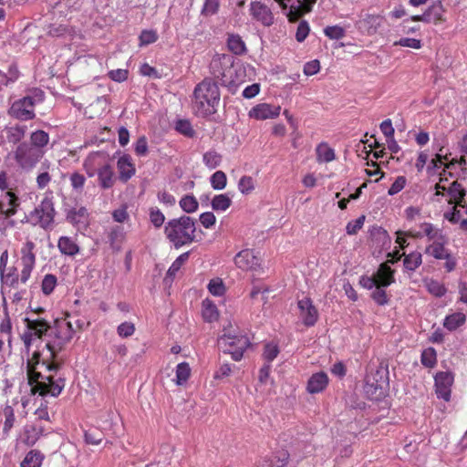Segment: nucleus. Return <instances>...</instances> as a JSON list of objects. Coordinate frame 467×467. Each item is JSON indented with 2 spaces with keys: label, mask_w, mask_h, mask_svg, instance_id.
<instances>
[{
  "label": "nucleus",
  "mask_w": 467,
  "mask_h": 467,
  "mask_svg": "<svg viewBox=\"0 0 467 467\" xmlns=\"http://www.w3.org/2000/svg\"><path fill=\"white\" fill-rule=\"evenodd\" d=\"M56 370L55 364L40 362L39 354L35 352L26 365L27 387L30 388L31 394L38 393L40 396L49 394L57 397L64 388V381L60 378L55 379L53 372Z\"/></svg>",
  "instance_id": "nucleus-1"
},
{
  "label": "nucleus",
  "mask_w": 467,
  "mask_h": 467,
  "mask_svg": "<svg viewBox=\"0 0 467 467\" xmlns=\"http://www.w3.org/2000/svg\"><path fill=\"white\" fill-rule=\"evenodd\" d=\"M219 101V88L213 80L205 78L195 87L192 109L197 116L206 117L213 114Z\"/></svg>",
  "instance_id": "nucleus-2"
},
{
  "label": "nucleus",
  "mask_w": 467,
  "mask_h": 467,
  "mask_svg": "<svg viewBox=\"0 0 467 467\" xmlns=\"http://www.w3.org/2000/svg\"><path fill=\"white\" fill-rule=\"evenodd\" d=\"M394 271L388 263L381 264L371 276H361L359 284L362 287L371 290L372 299L379 306H384L389 302V296L385 288L394 283Z\"/></svg>",
  "instance_id": "nucleus-3"
},
{
  "label": "nucleus",
  "mask_w": 467,
  "mask_h": 467,
  "mask_svg": "<svg viewBox=\"0 0 467 467\" xmlns=\"http://www.w3.org/2000/svg\"><path fill=\"white\" fill-rule=\"evenodd\" d=\"M195 221L189 216L170 220L165 225V234L175 248L190 244L195 238Z\"/></svg>",
  "instance_id": "nucleus-4"
},
{
  "label": "nucleus",
  "mask_w": 467,
  "mask_h": 467,
  "mask_svg": "<svg viewBox=\"0 0 467 467\" xmlns=\"http://www.w3.org/2000/svg\"><path fill=\"white\" fill-rule=\"evenodd\" d=\"M74 335V329L70 321L66 318L56 320L54 327H50L49 339L46 343V348L49 352L47 358L55 357L67 343H68Z\"/></svg>",
  "instance_id": "nucleus-5"
},
{
  "label": "nucleus",
  "mask_w": 467,
  "mask_h": 467,
  "mask_svg": "<svg viewBox=\"0 0 467 467\" xmlns=\"http://www.w3.org/2000/svg\"><path fill=\"white\" fill-rule=\"evenodd\" d=\"M44 99L45 94L41 89H34L29 95L16 100L8 113L20 120L33 119L36 116L35 105L43 102Z\"/></svg>",
  "instance_id": "nucleus-6"
},
{
  "label": "nucleus",
  "mask_w": 467,
  "mask_h": 467,
  "mask_svg": "<svg viewBox=\"0 0 467 467\" xmlns=\"http://www.w3.org/2000/svg\"><path fill=\"white\" fill-rule=\"evenodd\" d=\"M56 211L54 208L53 194L46 192L40 203L28 215V220L34 225L43 229L51 228L54 223Z\"/></svg>",
  "instance_id": "nucleus-7"
},
{
  "label": "nucleus",
  "mask_w": 467,
  "mask_h": 467,
  "mask_svg": "<svg viewBox=\"0 0 467 467\" xmlns=\"http://www.w3.org/2000/svg\"><path fill=\"white\" fill-rule=\"evenodd\" d=\"M18 266L21 271L20 283L25 285L31 277L36 264V244L26 240L20 248Z\"/></svg>",
  "instance_id": "nucleus-8"
},
{
  "label": "nucleus",
  "mask_w": 467,
  "mask_h": 467,
  "mask_svg": "<svg viewBox=\"0 0 467 467\" xmlns=\"http://www.w3.org/2000/svg\"><path fill=\"white\" fill-rule=\"evenodd\" d=\"M219 347L231 355L235 361H240L244 351L250 347V340L246 336L223 335L218 339Z\"/></svg>",
  "instance_id": "nucleus-9"
},
{
  "label": "nucleus",
  "mask_w": 467,
  "mask_h": 467,
  "mask_svg": "<svg viewBox=\"0 0 467 467\" xmlns=\"http://www.w3.org/2000/svg\"><path fill=\"white\" fill-rule=\"evenodd\" d=\"M387 381L380 370L369 372L365 379L364 392L368 399L379 400L386 394Z\"/></svg>",
  "instance_id": "nucleus-10"
},
{
  "label": "nucleus",
  "mask_w": 467,
  "mask_h": 467,
  "mask_svg": "<svg viewBox=\"0 0 467 467\" xmlns=\"http://www.w3.org/2000/svg\"><path fill=\"white\" fill-rule=\"evenodd\" d=\"M43 158L28 143H20L14 151V159L16 164L24 171H31Z\"/></svg>",
  "instance_id": "nucleus-11"
},
{
  "label": "nucleus",
  "mask_w": 467,
  "mask_h": 467,
  "mask_svg": "<svg viewBox=\"0 0 467 467\" xmlns=\"http://www.w3.org/2000/svg\"><path fill=\"white\" fill-rule=\"evenodd\" d=\"M26 322L27 330L23 334L22 338L26 348H29L36 339H39L43 336L48 337L50 326L45 319L26 318Z\"/></svg>",
  "instance_id": "nucleus-12"
},
{
  "label": "nucleus",
  "mask_w": 467,
  "mask_h": 467,
  "mask_svg": "<svg viewBox=\"0 0 467 467\" xmlns=\"http://www.w3.org/2000/svg\"><path fill=\"white\" fill-rule=\"evenodd\" d=\"M385 17L379 14H362L356 23L357 28L368 36L376 35L381 28Z\"/></svg>",
  "instance_id": "nucleus-13"
},
{
  "label": "nucleus",
  "mask_w": 467,
  "mask_h": 467,
  "mask_svg": "<svg viewBox=\"0 0 467 467\" xmlns=\"http://www.w3.org/2000/svg\"><path fill=\"white\" fill-rule=\"evenodd\" d=\"M109 163V155L106 152L93 151L84 160L83 167L87 175L91 178Z\"/></svg>",
  "instance_id": "nucleus-14"
},
{
  "label": "nucleus",
  "mask_w": 467,
  "mask_h": 467,
  "mask_svg": "<svg viewBox=\"0 0 467 467\" xmlns=\"http://www.w3.org/2000/svg\"><path fill=\"white\" fill-rule=\"evenodd\" d=\"M442 178L440 179V182L435 185V196H443L444 192H447L450 196V203H455L457 205H462V202L463 201L465 195V190L462 186L461 183L457 182H453L449 188H447L444 184Z\"/></svg>",
  "instance_id": "nucleus-15"
},
{
  "label": "nucleus",
  "mask_w": 467,
  "mask_h": 467,
  "mask_svg": "<svg viewBox=\"0 0 467 467\" xmlns=\"http://www.w3.org/2000/svg\"><path fill=\"white\" fill-rule=\"evenodd\" d=\"M235 265L244 271H255L261 265V258L251 249L240 251L234 257Z\"/></svg>",
  "instance_id": "nucleus-16"
},
{
  "label": "nucleus",
  "mask_w": 467,
  "mask_h": 467,
  "mask_svg": "<svg viewBox=\"0 0 467 467\" xmlns=\"http://www.w3.org/2000/svg\"><path fill=\"white\" fill-rule=\"evenodd\" d=\"M19 205V198L14 192H4L0 195V217L4 219L13 217L16 213Z\"/></svg>",
  "instance_id": "nucleus-17"
},
{
  "label": "nucleus",
  "mask_w": 467,
  "mask_h": 467,
  "mask_svg": "<svg viewBox=\"0 0 467 467\" xmlns=\"http://www.w3.org/2000/svg\"><path fill=\"white\" fill-rule=\"evenodd\" d=\"M299 318L306 327L314 326L318 318V311L308 297H304L297 302Z\"/></svg>",
  "instance_id": "nucleus-18"
},
{
  "label": "nucleus",
  "mask_w": 467,
  "mask_h": 467,
  "mask_svg": "<svg viewBox=\"0 0 467 467\" xmlns=\"http://www.w3.org/2000/svg\"><path fill=\"white\" fill-rule=\"evenodd\" d=\"M249 12L254 20L265 26H270L274 24V15L271 9L260 1L252 2Z\"/></svg>",
  "instance_id": "nucleus-19"
},
{
  "label": "nucleus",
  "mask_w": 467,
  "mask_h": 467,
  "mask_svg": "<svg viewBox=\"0 0 467 467\" xmlns=\"http://www.w3.org/2000/svg\"><path fill=\"white\" fill-rule=\"evenodd\" d=\"M281 113V107L268 103H260L251 109L249 117L257 120L275 119Z\"/></svg>",
  "instance_id": "nucleus-20"
},
{
  "label": "nucleus",
  "mask_w": 467,
  "mask_h": 467,
  "mask_svg": "<svg viewBox=\"0 0 467 467\" xmlns=\"http://www.w3.org/2000/svg\"><path fill=\"white\" fill-rule=\"evenodd\" d=\"M453 377L449 372H439L435 376L436 394L438 398L449 400L451 397V387Z\"/></svg>",
  "instance_id": "nucleus-21"
},
{
  "label": "nucleus",
  "mask_w": 467,
  "mask_h": 467,
  "mask_svg": "<svg viewBox=\"0 0 467 467\" xmlns=\"http://www.w3.org/2000/svg\"><path fill=\"white\" fill-rule=\"evenodd\" d=\"M412 238L428 237L429 240L442 239L441 232L430 223H423L419 226V230L411 228L407 234Z\"/></svg>",
  "instance_id": "nucleus-22"
},
{
  "label": "nucleus",
  "mask_w": 467,
  "mask_h": 467,
  "mask_svg": "<svg viewBox=\"0 0 467 467\" xmlns=\"http://www.w3.org/2000/svg\"><path fill=\"white\" fill-rule=\"evenodd\" d=\"M232 64L231 57L224 54H215L210 62V71L216 78L225 77V68Z\"/></svg>",
  "instance_id": "nucleus-23"
},
{
  "label": "nucleus",
  "mask_w": 467,
  "mask_h": 467,
  "mask_svg": "<svg viewBox=\"0 0 467 467\" xmlns=\"http://www.w3.org/2000/svg\"><path fill=\"white\" fill-rule=\"evenodd\" d=\"M117 169L119 171V179L123 182H127L136 172L132 159L127 154L119 158Z\"/></svg>",
  "instance_id": "nucleus-24"
},
{
  "label": "nucleus",
  "mask_w": 467,
  "mask_h": 467,
  "mask_svg": "<svg viewBox=\"0 0 467 467\" xmlns=\"http://www.w3.org/2000/svg\"><path fill=\"white\" fill-rule=\"evenodd\" d=\"M49 143V135L47 132L38 130L31 133L30 143L28 144L32 149L36 150L42 156L46 153V148Z\"/></svg>",
  "instance_id": "nucleus-25"
},
{
  "label": "nucleus",
  "mask_w": 467,
  "mask_h": 467,
  "mask_svg": "<svg viewBox=\"0 0 467 467\" xmlns=\"http://www.w3.org/2000/svg\"><path fill=\"white\" fill-rule=\"evenodd\" d=\"M317 0H297L296 5H291L287 13L289 21L297 20L302 15L312 10Z\"/></svg>",
  "instance_id": "nucleus-26"
},
{
  "label": "nucleus",
  "mask_w": 467,
  "mask_h": 467,
  "mask_svg": "<svg viewBox=\"0 0 467 467\" xmlns=\"http://www.w3.org/2000/svg\"><path fill=\"white\" fill-rule=\"evenodd\" d=\"M328 384V377L325 372H317L313 374L308 381L306 389L311 394L323 391Z\"/></svg>",
  "instance_id": "nucleus-27"
},
{
  "label": "nucleus",
  "mask_w": 467,
  "mask_h": 467,
  "mask_svg": "<svg viewBox=\"0 0 467 467\" xmlns=\"http://www.w3.org/2000/svg\"><path fill=\"white\" fill-rule=\"evenodd\" d=\"M59 252L67 256H75L79 253V246L76 240L69 236H61L57 241Z\"/></svg>",
  "instance_id": "nucleus-28"
},
{
  "label": "nucleus",
  "mask_w": 467,
  "mask_h": 467,
  "mask_svg": "<svg viewBox=\"0 0 467 467\" xmlns=\"http://www.w3.org/2000/svg\"><path fill=\"white\" fill-rule=\"evenodd\" d=\"M110 246L115 251H120L123 243L126 240V232L122 226H112L108 234Z\"/></svg>",
  "instance_id": "nucleus-29"
},
{
  "label": "nucleus",
  "mask_w": 467,
  "mask_h": 467,
  "mask_svg": "<svg viewBox=\"0 0 467 467\" xmlns=\"http://www.w3.org/2000/svg\"><path fill=\"white\" fill-rule=\"evenodd\" d=\"M96 175L98 176L99 185L105 190L113 187L116 182V177L110 162L102 170L98 171Z\"/></svg>",
  "instance_id": "nucleus-30"
},
{
  "label": "nucleus",
  "mask_w": 467,
  "mask_h": 467,
  "mask_svg": "<svg viewBox=\"0 0 467 467\" xmlns=\"http://www.w3.org/2000/svg\"><path fill=\"white\" fill-rule=\"evenodd\" d=\"M317 161L318 163H327L336 159V153L327 142L319 143L316 148Z\"/></svg>",
  "instance_id": "nucleus-31"
},
{
  "label": "nucleus",
  "mask_w": 467,
  "mask_h": 467,
  "mask_svg": "<svg viewBox=\"0 0 467 467\" xmlns=\"http://www.w3.org/2000/svg\"><path fill=\"white\" fill-rule=\"evenodd\" d=\"M202 316L206 322L212 323L219 318V311L213 302L208 298L202 303Z\"/></svg>",
  "instance_id": "nucleus-32"
},
{
  "label": "nucleus",
  "mask_w": 467,
  "mask_h": 467,
  "mask_svg": "<svg viewBox=\"0 0 467 467\" xmlns=\"http://www.w3.org/2000/svg\"><path fill=\"white\" fill-rule=\"evenodd\" d=\"M21 271L18 272L15 266H6L4 273H0V279L2 284L8 286H16L20 282Z\"/></svg>",
  "instance_id": "nucleus-33"
},
{
  "label": "nucleus",
  "mask_w": 467,
  "mask_h": 467,
  "mask_svg": "<svg viewBox=\"0 0 467 467\" xmlns=\"http://www.w3.org/2000/svg\"><path fill=\"white\" fill-rule=\"evenodd\" d=\"M432 244L426 247L425 253L436 259H443L447 256L448 251L444 247V240L434 239Z\"/></svg>",
  "instance_id": "nucleus-34"
},
{
  "label": "nucleus",
  "mask_w": 467,
  "mask_h": 467,
  "mask_svg": "<svg viewBox=\"0 0 467 467\" xmlns=\"http://www.w3.org/2000/svg\"><path fill=\"white\" fill-rule=\"evenodd\" d=\"M191 368L187 362L179 363L175 368L174 382L177 386H183L191 377Z\"/></svg>",
  "instance_id": "nucleus-35"
},
{
  "label": "nucleus",
  "mask_w": 467,
  "mask_h": 467,
  "mask_svg": "<svg viewBox=\"0 0 467 467\" xmlns=\"http://www.w3.org/2000/svg\"><path fill=\"white\" fill-rule=\"evenodd\" d=\"M465 314L462 312H455L445 317L443 327L450 331H453L458 327H462L465 323Z\"/></svg>",
  "instance_id": "nucleus-36"
},
{
  "label": "nucleus",
  "mask_w": 467,
  "mask_h": 467,
  "mask_svg": "<svg viewBox=\"0 0 467 467\" xmlns=\"http://www.w3.org/2000/svg\"><path fill=\"white\" fill-rule=\"evenodd\" d=\"M227 47L235 55H243L246 51L245 43L237 34L228 35Z\"/></svg>",
  "instance_id": "nucleus-37"
},
{
  "label": "nucleus",
  "mask_w": 467,
  "mask_h": 467,
  "mask_svg": "<svg viewBox=\"0 0 467 467\" xmlns=\"http://www.w3.org/2000/svg\"><path fill=\"white\" fill-rule=\"evenodd\" d=\"M45 456L36 450H31L26 453L21 462V467H41Z\"/></svg>",
  "instance_id": "nucleus-38"
},
{
  "label": "nucleus",
  "mask_w": 467,
  "mask_h": 467,
  "mask_svg": "<svg viewBox=\"0 0 467 467\" xmlns=\"http://www.w3.org/2000/svg\"><path fill=\"white\" fill-rule=\"evenodd\" d=\"M403 265L407 271H415L422 263V255L420 252L414 251L408 254H403Z\"/></svg>",
  "instance_id": "nucleus-39"
},
{
  "label": "nucleus",
  "mask_w": 467,
  "mask_h": 467,
  "mask_svg": "<svg viewBox=\"0 0 467 467\" xmlns=\"http://www.w3.org/2000/svg\"><path fill=\"white\" fill-rule=\"evenodd\" d=\"M223 156L214 150H209L202 155L203 164L210 170H214L222 163Z\"/></svg>",
  "instance_id": "nucleus-40"
},
{
  "label": "nucleus",
  "mask_w": 467,
  "mask_h": 467,
  "mask_svg": "<svg viewBox=\"0 0 467 467\" xmlns=\"http://www.w3.org/2000/svg\"><path fill=\"white\" fill-rule=\"evenodd\" d=\"M190 255V252H185L179 255L175 261L171 264L170 268L167 271V275L165 277V281H172L175 277L176 274L179 272V270L182 268V266L186 263Z\"/></svg>",
  "instance_id": "nucleus-41"
},
{
  "label": "nucleus",
  "mask_w": 467,
  "mask_h": 467,
  "mask_svg": "<svg viewBox=\"0 0 467 467\" xmlns=\"http://www.w3.org/2000/svg\"><path fill=\"white\" fill-rule=\"evenodd\" d=\"M232 205V198L225 193L215 195L211 202L213 210L225 212Z\"/></svg>",
  "instance_id": "nucleus-42"
},
{
  "label": "nucleus",
  "mask_w": 467,
  "mask_h": 467,
  "mask_svg": "<svg viewBox=\"0 0 467 467\" xmlns=\"http://www.w3.org/2000/svg\"><path fill=\"white\" fill-rule=\"evenodd\" d=\"M444 13L443 6L440 1L435 2L425 10L428 23L437 22L442 19Z\"/></svg>",
  "instance_id": "nucleus-43"
},
{
  "label": "nucleus",
  "mask_w": 467,
  "mask_h": 467,
  "mask_svg": "<svg viewBox=\"0 0 467 467\" xmlns=\"http://www.w3.org/2000/svg\"><path fill=\"white\" fill-rule=\"evenodd\" d=\"M423 282L428 292L436 297L444 296L447 291L445 286L437 280L425 279Z\"/></svg>",
  "instance_id": "nucleus-44"
},
{
  "label": "nucleus",
  "mask_w": 467,
  "mask_h": 467,
  "mask_svg": "<svg viewBox=\"0 0 467 467\" xmlns=\"http://www.w3.org/2000/svg\"><path fill=\"white\" fill-rule=\"evenodd\" d=\"M57 285V278L55 275L47 274L41 283V291L45 296L51 295Z\"/></svg>",
  "instance_id": "nucleus-45"
},
{
  "label": "nucleus",
  "mask_w": 467,
  "mask_h": 467,
  "mask_svg": "<svg viewBox=\"0 0 467 467\" xmlns=\"http://www.w3.org/2000/svg\"><path fill=\"white\" fill-rule=\"evenodd\" d=\"M180 207L187 213H192L198 210L199 203L193 195H185L179 202Z\"/></svg>",
  "instance_id": "nucleus-46"
},
{
  "label": "nucleus",
  "mask_w": 467,
  "mask_h": 467,
  "mask_svg": "<svg viewBox=\"0 0 467 467\" xmlns=\"http://www.w3.org/2000/svg\"><path fill=\"white\" fill-rule=\"evenodd\" d=\"M210 183L213 190L222 191L227 185L226 174L222 171H215L210 177Z\"/></svg>",
  "instance_id": "nucleus-47"
},
{
  "label": "nucleus",
  "mask_w": 467,
  "mask_h": 467,
  "mask_svg": "<svg viewBox=\"0 0 467 467\" xmlns=\"http://www.w3.org/2000/svg\"><path fill=\"white\" fill-rule=\"evenodd\" d=\"M5 421L3 424V432L8 434L10 430L13 428L16 420L14 409L11 406H5L3 410Z\"/></svg>",
  "instance_id": "nucleus-48"
},
{
  "label": "nucleus",
  "mask_w": 467,
  "mask_h": 467,
  "mask_svg": "<svg viewBox=\"0 0 467 467\" xmlns=\"http://www.w3.org/2000/svg\"><path fill=\"white\" fill-rule=\"evenodd\" d=\"M207 288L210 294L214 296H223L226 292L225 285L220 278H213L210 280Z\"/></svg>",
  "instance_id": "nucleus-49"
},
{
  "label": "nucleus",
  "mask_w": 467,
  "mask_h": 467,
  "mask_svg": "<svg viewBox=\"0 0 467 467\" xmlns=\"http://www.w3.org/2000/svg\"><path fill=\"white\" fill-rule=\"evenodd\" d=\"M158 40V34L155 30H143L139 36L140 47L148 46Z\"/></svg>",
  "instance_id": "nucleus-50"
},
{
  "label": "nucleus",
  "mask_w": 467,
  "mask_h": 467,
  "mask_svg": "<svg viewBox=\"0 0 467 467\" xmlns=\"http://www.w3.org/2000/svg\"><path fill=\"white\" fill-rule=\"evenodd\" d=\"M220 6L219 0H205L201 10L203 16H211L217 14Z\"/></svg>",
  "instance_id": "nucleus-51"
},
{
  "label": "nucleus",
  "mask_w": 467,
  "mask_h": 467,
  "mask_svg": "<svg viewBox=\"0 0 467 467\" xmlns=\"http://www.w3.org/2000/svg\"><path fill=\"white\" fill-rule=\"evenodd\" d=\"M254 189V181L251 176H243L238 182V190L243 194H249Z\"/></svg>",
  "instance_id": "nucleus-52"
},
{
  "label": "nucleus",
  "mask_w": 467,
  "mask_h": 467,
  "mask_svg": "<svg viewBox=\"0 0 467 467\" xmlns=\"http://www.w3.org/2000/svg\"><path fill=\"white\" fill-rule=\"evenodd\" d=\"M436 351L433 348H428L421 353V363L427 368H432L436 364Z\"/></svg>",
  "instance_id": "nucleus-53"
},
{
  "label": "nucleus",
  "mask_w": 467,
  "mask_h": 467,
  "mask_svg": "<svg viewBox=\"0 0 467 467\" xmlns=\"http://www.w3.org/2000/svg\"><path fill=\"white\" fill-rule=\"evenodd\" d=\"M103 440V434L97 429H89L85 431V441L88 444L99 445Z\"/></svg>",
  "instance_id": "nucleus-54"
},
{
  "label": "nucleus",
  "mask_w": 467,
  "mask_h": 467,
  "mask_svg": "<svg viewBox=\"0 0 467 467\" xmlns=\"http://www.w3.org/2000/svg\"><path fill=\"white\" fill-rule=\"evenodd\" d=\"M278 353V346L274 342H270L265 346L263 357L270 364L277 357Z\"/></svg>",
  "instance_id": "nucleus-55"
},
{
  "label": "nucleus",
  "mask_w": 467,
  "mask_h": 467,
  "mask_svg": "<svg viewBox=\"0 0 467 467\" xmlns=\"http://www.w3.org/2000/svg\"><path fill=\"white\" fill-rule=\"evenodd\" d=\"M26 126L16 125L15 127H11L7 131L8 140L12 142H18L24 138Z\"/></svg>",
  "instance_id": "nucleus-56"
},
{
  "label": "nucleus",
  "mask_w": 467,
  "mask_h": 467,
  "mask_svg": "<svg viewBox=\"0 0 467 467\" xmlns=\"http://www.w3.org/2000/svg\"><path fill=\"white\" fill-rule=\"evenodd\" d=\"M175 129L181 134H183L187 137H192L194 135V130L187 119H179L176 121Z\"/></svg>",
  "instance_id": "nucleus-57"
},
{
  "label": "nucleus",
  "mask_w": 467,
  "mask_h": 467,
  "mask_svg": "<svg viewBox=\"0 0 467 467\" xmlns=\"http://www.w3.org/2000/svg\"><path fill=\"white\" fill-rule=\"evenodd\" d=\"M325 35L330 39L338 40L345 36V29L339 26H327L324 29Z\"/></svg>",
  "instance_id": "nucleus-58"
},
{
  "label": "nucleus",
  "mask_w": 467,
  "mask_h": 467,
  "mask_svg": "<svg viewBox=\"0 0 467 467\" xmlns=\"http://www.w3.org/2000/svg\"><path fill=\"white\" fill-rule=\"evenodd\" d=\"M150 220L151 222V223L156 227V228H159L161 227L164 221H165V216L164 214L160 211L159 208L157 207H151L150 209Z\"/></svg>",
  "instance_id": "nucleus-59"
},
{
  "label": "nucleus",
  "mask_w": 467,
  "mask_h": 467,
  "mask_svg": "<svg viewBox=\"0 0 467 467\" xmlns=\"http://www.w3.org/2000/svg\"><path fill=\"white\" fill-rule=\"evenodd\" d=\"M406 184H407L406 177L402 176V175L398 176L388 191L389 195L393 196V195L399 193L400 192H401L404 189Z\"/></svg>",
  "instance_id": "nucleus-60"
},
{
  "label": "nucleus",
  "mask_w": 467,
  "mask_h": 467,
  "mask_svg": "<svg viewBox=\"0 0 467 467\" xmlns=\"http://www.w3.org/2000/svg\"><path fill=\"white\" fill-rule=\"evenodd\" d=\"M364 222H365L364 215L358 217L356 220L348 222L346 226L347 234H350V235L356 234L362 228Z\"/></svg>",
  "instance_id": "nucleus-61"
},
{
  "label": "nucleus",
  "mask_w": 467,
  "mask_h": 467,
  "mask_svg": "<svg viewBox=\"0 0 467 467\" xmlns=\"http://www.w3.org/2000/svg\"><path fill=\"white\" fill-rule=\"evenodd\" d=\"M118 335L121 337H129L135 332V326L131 322H123L117 328Z\"/></svg>",
  "instance_id": "nucleus-62"
},
{
  "label": "nucleus",
  "mask_w": 467,
  "mask_h": 467,
  "mask_svg": "<svg viewBox=\"0 0 467 467\" xmlns=\"http://www.w3.org/2000/svg\"><path fill=\"white\" fill-rule=\"evenodd\" d=\"M393 45L420 49L421 47V41L416 38L403 37L395 41Z\"/></svg>",
  "instance_id": "nucleus-63"
},
{
  "label": "nucleus",
  "mask_w": 467,
  "mask_h": 467,
  "mask_svg": "<svg viewBox=\"0 0 467 467\" xmlns=\"http://www.w3.org/2000/svg\"><path fill=\"white\" fill-rule=\"evenodd\" d=\"M310 31L309 25L306 21L303 20L299 23L296 33V38L298 42H303L308 36Z\"/></svg>",
  "instance_id": "nucleus-64"
}]
</instances>
